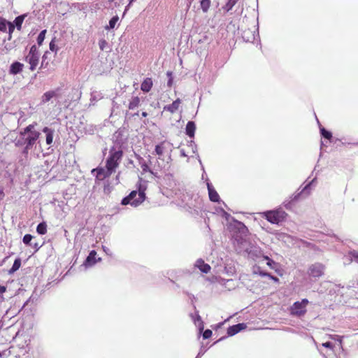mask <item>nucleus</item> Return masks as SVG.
<instances>
[{"mask_svg":"<svg viewBox=\"0 0 358 358\" xmlns=\"http://www.w3.org/2000/svg\"><path fill=\"white\" fill-rule=\"evenodd\" d=\"M225 220L228 222V230L231 241L237 253L255 260L262 256L259 247L252 243L249 238V231L246 226L225 212Z\"/></svg>","mask_w":358,"mask_h":358,"instance_id":"obj_1","label":"nucleus"},{"mask_svg":"<svg viewBox=\"0 0 358 358\" xmlns=\"http://www.w3.org/2000/svg\"><path fill=\"white\" fill-rule=\"evenodd\" d=\"M145 188H142L140 185L138 189V192L134 190L130 192V194L122 199L121 201V204L126 206L127 204H131L132 206L136 207L141 203H142L145 199Z\"/></svg>","mask_w":358,"mask_h":358,"instance_id":"obj_2","label":"nucleus"},{"mask_svg":"<svg viewBox=\"0 0 358 358\" xmlns=\"http://www.w3.org/2000/svg\"><path fill=\"white\" fill-rule=\"evenodd\" d=\"M122 156L123 152L120 148L117 150L115 147H112L109 151V156L106 159V169L115 171V169L119 166Z\"/></svg>","mask_w":358,"mask_h":358,"instance_id":"obj_3","label":"nucleus"},{"mask_svg":"<svg viewBox=\"0 0 358 358\" xmlns=\"http://www.w3.org/2000/svg\"><path fill=\"white\" fill-rule=\"evenodd\" d=\"M239 29V18L236 17L231 20V22L227 25V38H229V45H235L236 43V36L238 34Z\"/></svg>","mask_w":358,"mask_h":358,"instance_id":"obj_4","label":"nucleus"},{"mask_svg":"<svg viewBox=\"0 0 358 358\" xmlns=\"http://www.w3.org/2000/svg\"><path fill=\"white\" fill-rule=\"evenodd\" d=\"M21 136H24L25 146L22 150L23 155H27L29 151L31 150L34 145L36 143H39L38 141L41 133L40 132H31L30 134H24L23 133H20Z\"/></svg>","mask_w":358,"mask_h":358,"instance_id":"obj_5","label":"nucleus"},{"mask_svg":"<svg viewBox=\"0 0 358 358\" xmlns=\"http://www.w3.org/2000/svg\"><path fill=\"white\" fill-rule=\"evenodd\" d=\"M266 219L272 224H279L286 220L287 214L282 210L278 209L264 213Z\"/></svg>","mask_w":358,"mask_h":358,"instance_id":"obj_6","label":"nucleus"},{"mask_svg":"<svg viewBox=\"0 0 358 358\" xmlns=\"http://www.w3.org/2000/svg\"><path fill=\"white\" fill-rule=\"evenodd\" d=\"M309 301L307 299H303L301 301H296L290 307V314L293 316L301 317L303 316L307 310L306 306Z\"/></svg>","mask_w":358,"mask_h":358,"instance_id":"obj_7","label":"nucleus"},{"mask_svg":"<svg viewBox=\"0 0 358 358\" xmlns=\"http://www.w3.org/2000/svg\"><path fill=\"white\" fill-rule=\"evenodd\" d=\"M325 266L321 263L316 262L311 264L308 268V274L310 277L318 278L324 274Z\"/></svg>","mask_w":358,"mask_h":358,"instance_id":"obj_8","label":"nucleus"},{"mask_svg":"<svg viewBox=\"0 0 358 358\" xmlns=\"http://www.w3.org/2000/svg\"><path fill=\"white\" fill-rule=\"evenodd\" d=\"M314 180H313L310 182H309L308 185H306L300 192L293 194L292 196L291 197V201L285 203V207L287 209H290L292 208V203L297 201L301 194H308L309 192H308V189H309L311 184L314 182Z\"/></svg>","mask_w":358,"mask_h":358,"instance_id":"obj_9","label":"nucleus"},{"mask_svg":"<svg viewBox=\"0 0 358 358\" xmlns=\"http://www.w3.org/2000/svg\"><path fill=\"white\" fill-rule=\"evenodd\" d=\"M114 171L110 169L105 170L103 168H96L92 169V173H96V178L99 180H103L108 178Z\"/></svg>","mask_w":358,"mask_h":358,"instance_id":"obj_10","label":"nucleus"},{"mask_svg":"<svg viewBox=\"0 0 358 358\" xmlns=\"http://www.w3.org/2000/svg\"><path fill=\"white\" fill-rule=\"evenodd\" d=\"M206 185L208 191L209 199L213 202H219L220 201V197L217 194L215 189L213 187V185L208 181V179L206 178Z\"/></svg>","mask_w":358,"mask_h":358,"instance_id":"obj_11","label":"nucleus"},{"mask_svg":"<svg viewBox=\"0 0 358 358\" xmlns=\"http://www.w3.org/2000/svg\"><path fill=\"white\" fill-rule=\"evenodd\" d=\"M61 89L59 87L56 88L54 90H50L43 94L41 98V102L45 103L49 101L53 97H57L59 96Z\"/></svg>","mask_w":358,"mask_h":358,"instance_id":"obj_12","label":"nucleus"},{"mask_svg":"<svg viewBox=\"0 0 358 358\" xmlns=\"http://www.w3.org/2000/svg\"><path fill=\"white\" fill-rule=\"evenodd\" d=\"M39 58H40L39 55H31V54H28L25 57V61L29 64V65H30L29 69L31 71H33L36 69V66L38 64Z\"/></svg>","mask_w":358,"mask_h":358,"instance_id":"obj_13","label":"nucleus"},{"mask_svg":"<svg viewBox=\"0 0 358 358\" xmlns=\"http://www.w3.org/2000/svg\"><path fill=\"white\" fill-rule=\"evenodd\" d=\"M247 327L245 323H239L227 328V333L229 336H233Z\"/></svg>","mask_w":358,"mask_h":358,"instance_id":"obj_14","label":"nucleus"},{"mask_svg":"<svg viewBox=\"0 0 358 358\" xmlns=\"http://www.w3.org/2000/svg\"><path fill=\"white\" fill-rule=\"evenodd\" d=\"M180 103L181 100L178 98L171 104L164 106L163 110L169 111L171 113H174L178 110Z\"/></svg>","mask_w":358,"mask_h":358,"instance_id":"obj_15","label":"nucleus"},{"mask_svg":"<svg viewBox=\"0 0 358 358\" xmlns=\"http://www.w3.org/2000/svg\"><path fill=\"white\" fill-rule=\"evenodd\" d=\"M195 315L196 317H194L193 314L190 315L191 317L194 320L195 325L197 326L199 333L201 334L204 329V324L201 320V316L199 315V311L196 310Z\"/></svg>","mask_w":358,"mask_h":358,"instance_id":"obj_16","label":"nucleus"},{"mask_svg":"<svg viewBox=\"0 0 358 358\" xmlns=\"http://www.w3.org/2000/svg\"><path fill=\"white\" fill-rule=\"evenodd\" d=\"M194 266L203 273H208L210 271V266L206 264L202 259H197Z\"/></svg>","mask_w":358,"mask_h":358,"instance_id":"obj_17","label":"nucleus"},{"mask_svg":"<svg viewBox=\"0 0 358 358\" xmlns=\"http://www.w3.org/2000/svg\"><path fill=\"white\" fill-rule=\"evenodd\" d=\"M24 67V64L19 62H14L10 66L9 73L12 75L20 73Z\"/></svg>","mask_w":358,"mask_h":358,"instance_id":"obj_18","label":"nucleus"},{"mask_svg":"<svg viewBox=\"0 0 358 358\" xmlns=\"http://www.w3.org/2000/svg\"><path fill=\"white\" fill-rule=\"evenodd\" d=\"M196 130V124L193 121H189L186 125L185 133L186 134L190 137L194 138Z\"/></svg>","mask_w":358,"mask_h":358,"instance_id":"obj_19","label":"nucleus"},{"mask_svg":"<svg viewBox=\"0 0 358 358\" xmlns=\"http://www.w3.org/2000/svg\"><path fill=\"white\" fill-rule=\"evenodd\" d=\"M242 38L246 42H252L255 38V31L249 29L244 30L242 34Z\"/></svg>","mask_w":358,"mask_h":358,"instance_id":"obj_20","label":"nucleus"},{"mask_svg":"<svg viewBox=\"0 0 358 358\" xmlns=\"http://www.w3.org/2000/svg\"><path fill=\"white\" fill-rule=\"evenodd\" d=\"M134 155L135 157L138 159V163L141 165L143 172H150L152 174H154L153 171L149 169L148 165L147 164V163L142 157H141L139 155L136 153H134Z\"/></svg>","mask_w":358,"mask_h":358,"instance_id":"obj_21","label":"nucleus"},{"mask_svg":"<svg viewBox=\"0 0 358 358\" xmlns=\"http://www.w3.org/2000/svg\"><path fill=\"white\" fill-rule=\"evenodd\" d=\"M43 131L46 134L45 141L47 145H51L53 141L55 131L47 127L43 129Z\"/></svg>","mask_w":358,"mask_h":358,"instance_id":"obj_22","label":"nucleus"},{"mask_svg":"<svg viewBox=\"0 0 358 358\" xmlns=\"http://www.w3.org/2000/svg\"><path fill=\"white\" fill-rule=\"evenodd\" d=\"M152 87V80L150 78H145L141 85V89L144 92L150 91Z\"/></svg>","mask_w":358,"mask_h":358,"instance_id":"obj_23","label":"nucleus"},{"mask_svg":"<svg viewBox=\"0 0 358 358\" xmlns=\"http://www.w3.org/2000/svg\"><path fill=\"white\" fill-rule=\"evenodd\" d=\"M27 16V14H23L15 17L13 24L15 27H16L17 30H20L22 28V24L24 18Z\"/></svg>","mask_w":358,"mask_h":358,"instance_id":"obj_24","label":"nucleus"},{"mask_svg":"<svg viewBox=\"0 0 358 358\" xmlns=\"http://www.w3.org/2000/svg\"><path fill=\"white\" fill-rule=\"evenodd\" d=\"M96 255V252L94 250H92L88 257L86 258L85 261V264L86 266H92L95 263L94 258Z\"/></svg>","mask_w":358,"mask_h":358,"instance_id":"obj_25","label":"nucleus"},{"mask_svg":"<svg viewBox=\"0 0 358 358\" xmlns=\"http://www.w3.org/2000/svg\"><path fill=\"white\" fill-rule=\"evenodd\" d=\"M21 266V259L20 258H16L14 261V263L13 264V266L8 271L9 274H12L17 271Z\"/></svg>","mask_w":358,"mask_h":358,"instance_id":"obj_26","label":"nucleus"},{"mask_svg":"<svg viewBox=\"0 0 358 358\" xmlns=\"http://www.w3.org/2000/svg\"><path fill=\"white\" fill-rule=\"evenodd\" d=\"M140 103V99L138 96H133L129 103V109L133 110L137 108Z\"/></svg>","mask_w":358,"mask_h":358,"instance_id":"obj_27","label":"nucleus"},{"mask_svg":"<svg viewBox=\"0 0 358 358\" xmlns=\"http://www.w3.org/2000/svg\"><path fill=\"white\" fill-rule=\"evenodd\" d=\"M36 231L41 235H44L47 232V224L45 222H41L36 227Z\"/></svg>","mask_w":358,"mask_h":358,"instance_id":"obj_28","label":"nucleus"},{"mask_svg":"<svg viewBox=\"0 0 358 358\" xmlns=\"http://www.w3.org/2000/svg\"><path fill=\"white\" fill-rule=\"evenodd\" d=\"M164 142H162L155 146V152L159 156V159H160V156H162L164 153Z\"/></svg>","mask_w":358,"mask_h":358,"instance_id":"obj_29","label":"nucleus"},{"mask_svg":"<svg viewBox=\"0 0 358 358\" xmlns=\"http://www.w3.org/2000/svg\"><path fill=\"white\" fill-rule=\"evenodd\" d=\"M118 20H119V17L117 15L113 17L109 21V24L105 27L106 29L108 30V29H113L115 27V24Z\"/></svg>","mask_w":358,"mask_h":358,"instance_id":"obj_30","label":"nucleus"},{"mask_svg":"<svg viewBox=\"0 0 358 358\" xmlns=\"http://www.w3.org/2000/svg\"><path fill=\"white\" fill-rule=\"evenodd\" d=\"M320 134L321 135L327 138V139H329L330 140L331 138H332V134L330 131L326 130L324 127H322L321 126L320 127Z\"/></svg>","mask_w":358,"mask_h":358,"instance_id":"obj_31","label":"nucleus"},{"mask_svg":"<svg viewBox=\"0 0 358 358\" xmlns=\"http://www.w3.org/2000/svg\"><path fill=\"white\" fill-rule=\"evenodd\" d=\"M31 132H38V131L34 130V124H29L20 131V133H23L24 134H30Z\"/></svg>","mask_w":358,"mask_h":358,"instance_id":"obj_32","label":"nucleus"},{"mask_svg":"<svg viewBox=\"0 0 358 358\" xmlns=\"http://www.w3.org/2000/svg\"><path fill=\"white\" fill-rule=\"evenodd\" d=\"M210 0H201V8L203 12H207L209 6H210Z\"/></svg>","mask_w":358,"mask_h":358,"instance_id":"obj_33","label":"nucleus"},{"mask_svg":"<svg viewBox=\"0 0 358 358\" xmlns=\"http://www.w3.org/2000/svg\"><path fill=\"white\" fill-rule=\"evenodd\" d=\"M45 34H46V30L44 29V30H42L40 32V34H38V36L37 37V43L38 45H42V43L45 39Z\"/></svg>","mask_w":358,"mask_h":358,"instance_id":"obj_34","label":"nucleus"},{"mask_svg":"<svg viewBox=\"0 0 358 358\" xmlns=\"http://www.w3.org/2000/svg\"><path fill=\"white\" fill-rule=\"evenodd\" d=\"M253 272L255 274H259L261 276H270V273L262 271L259 266L254 267Z\"/></svg>","mask_w":358,"mask_h":358,"instance_id":"obj_35","label":"nucleus"},{"mask_svg":"<svg viewBox=\"0 0 358 358\" xmlns=\"http://www.w3.org/2000/svg\"><path fill=\"white\" fill-rule=\"evenodd\" d=\"M8 24V21H6L5 19L1 18L0 19V31L6 32Z\"/></svg>","mask_w":358,"mask_h":358,"instance_id":"obj_36","label":"nucleus"},{"mask_svg":"<svg viewBox=\"0 0 358 358\" xmlns=\"http://www.w3.org/2000/svg\"><path fill=\"white\" fill-rule=\"evenodd\" d=\"M14 143H15V146H17V147H20V146H23V145L25 146L24 136H21L20 134L19 138H15Z\"/></svg>","mask_w":358,"mask_h":358,"instance_id":"obj_37","label":"nucleus"},{"mask_svg":"<svg viewBox=\"0 0 358 358\" xmlns=\"http://www.w3.org/2000/svg\"><path fill=\"white\" fill-rule=\"evenodd\" d=\"M34 236L31 234H25L23 237V243L25 244V245H31V240L33 239Z\"/></svg>","mask_w":358,"mask_h":358,"instance_id":"obj_38","label":"nucleus"},{"mask_svg":"<svg viewBox=\"0 0 358 358\" xmlns=\"http://www.w3.org/2000/svg\"><path fill=\"white\" fill-rule=\"evenodd\" d=\"M348 255L350 257V261H352L354 259L355 262L358 263V252L357 251L351 250L349 252Z\"/></svg>","mask_w":358,"mask_h":358,"instance_id":"obj_39","label":"nucleus"},{"mask_svg":"<svg viewBox=\"0 0 358 358\" xmlns=\"http://www.w3.org/2000/svg\"><path fill=\"white\" fill-rule=\"evenodd\" d=\"M238 1V0H228L227 3L225 4V10H230Z\"/></svg>","mask_w":358,"mask_h":358,"instance_id":"obj_40","label":"nucleus"},{"mask_svg":"<svg viewBox=\"0 0 358 358\" xmlns=\"http://www.w3.org/2000/svg\"><path fill=\"white\" fill-rule=\"evenodd\" d=\"M48 54V52H45L44 53V55H43L42 57V62H41V66H40V69H46L48 65V62H45V59L47 58V55Z\"/></svg>","mask_w":358,"mask_h":358,"instance_id":"obj_41","label":"nucleus"},{"mask_svg":"<svg viewBox=\"0 0 358 358\" xmlns=\"http://www.w3.org/2000/svg\"><path fill=\"white\" fill-rule=\"evenodd\" d=\"M166 76L168 77V82H167V85L168 87H171L173 85V73L172 71H167L166 72Z\"/></svg>","mask_w":358,"mask_h":358,"instance_id":"obj_42","label":"nucleus"},{"mask_svg":"<svg viewBox=\"0 0 358 358\" xmlns=\"http://www.w3.org/2000/svg\"><path fill=\"white\" fill-rule=\"evenodd\" d=\"M28 54L36 55H39L40 56V53H39V52H38L36 45H33L31 47L30 50H29Z\"/></svg>","mask_w":358,"mask_h":358,"instance_id":"obj_43","label":"nucleus"},{"mask_svg":"<svg viewBox=\"0 0 358 358\" xmlns=\"http://www.w3.org/2000/svg\"><path fill=\"white\" fill-rule=\"evenodd\" d=\"M202 336L203 339H208L212 336V331L210 329H206L203 332Z\"/></svg>","mask_w":358,"mask_h":358,"instance_id":"obj_44","label":"nucleus"},{"mask_svg":"<svg viewBox=\"0 0 358 358\" xmlns=\"http://www.w3.org/2000/svg\"><path fill=\"white\" fill-rule=\"evenodd\" d=\"M29 246L34 248L35 250V252H36L42 247V244H39L37 242H34L31 243V245H30Z\"/></svg>","mask_w":358,"mask_h":358,"instance_id":"obj_45","label":"nucleus"},{"mask_svg":"<svg viewBox=\"0 0 358 358\" xmlns=\"http://www.w3.org/2000/svg\"><path fill=\"white\" fill-rule=\"evenodd\" d=\"M6 291V287L3 285H0V301H3L4 298L3 296V294Z\"/></svg>","mask_w":358,"mask_h":358,"instance_id":"obj_46","label":"nucleus"},{"mask_svg":"<svg viewBox=\"0 0 358 358\" xmlns=\"http://www.w3.org/2000/svg\"><path fill=\"white\" fill-rule=\"evenodd\" d=\"M189 146L192 147L194 153L197 152V146L194 141H189Z\"/></svg>","mask_w":358,"mask_h":358,"instance_id":"obj_47","label":"nucleus"},{"mask_svg":"<svg viewBox=\"0 0 358 358\" xmlns=\"http://www.w3.org/2000/svg\"><path fill=\"white\" fill-rule=\"evenodd\" d=\"M264 258L268 260L266 264L271 268H273V265L275 264V262L273 260L269 259L267 256H264Z\"/></svg>","mask_w":358,"mask_h":358,"instance_id":"obj_48","label":"nucleus"},{"mask_svg":"<svg viewBox=\"0 0 358 358\" xmlns=\"http://www.w3.org/2000/svg\"><path fill=\"white\" fill-rule=\"evenodd\" d=\"M7 27L8 28V34H12L13 32L15 30V25H14V24L12 23V22H8V24Z\"/></svg>","mask_w":358,"mask_h":358,"instance_id":"obj_49","label":"nucleus"},{"mask_svg":"<svg viewBox=\"0 0 358 358\" xmlns=\"http://www.w3.org/2000/svg\"><path fill=\"white\" fill-rule=\"evenodd\" d=\"M14 48H15V45L12 43H6L4 45V49H6L7 52H9Z\"/></svg>","mask_w":358,"mask_h":358,"instance_id":"obj_50","label":"nucleus"},{"mask_svg":"<svg viewBox=\"0 0 358 358\" xmlns=\"http://www.w3.org/2000/svg\"><path fill=\"white\" fill-rule=\"evenodd\" d=\"M49 47H50V50L51 51H55L57 52V49L55 48V41L54 40H52L50 43V45H49Z\"/></svg>","mask_w":358,"mask_h":358,"instance_id":"obj_51","label":"nucleus"},{"mask_svg":"<svg viewBox=\"0 0 358 358\" xmlns=\"http://www.w3.org/2000/svg\"><path fill=\"white\" fill-rule=\"evenodd\" d=\"M99 48L101 50H103L105 46L107 45V42L105 40H101L99 42Z\"/></svg>","mask_w":358,"mask_h":358,"instance_id":"obj_52","label":"nucleus"},{"mask_svg":"<svg viewBox=\"0 0 358 358\" xmlns=\"http://www.w3.org/2000/svg\"><path fill=\"white\" fill-rule=\"evenodd\" d=\"M206 351V350L204 348L201 347L200 348V350H199L198 355H196V357L195 358H201V357L203 355V354L205 353Z\"/></svg>","mask_w":358,"mask_h":358,"instance_id":"obj_53","label":"nucleus"},{"mask_svg":"<svg viewBox=\"0 0 358 358\" xmlns=\"http://www.w3.org/2000/svg\"><path fill=\"white\" fill-rule=\"evenodd\" d=\"M300 241L306 247H308V248H313V244H312L310 242L306 241L304 240H300Z\"/></svg>","mask_w":358,"mask_h":358,"instance_id":"obj_54","label":"nucleus"},{"mask_svg":"<svg viewBox=\"0 0 358 358\" xmlns=\"http://www.w3.org/2000/svg\"><path fill=\"white\" fill-rule=\"evenodd\" d=\"M322 346L327 348L333 349L334 345L331 342H326L322 343Z\"/></svg>","mask_w":358,"mask_h":358,"instance_id":"obj_55","label":"nucleus"},{"mask_svg":"<svg viewBox=\"0 0 358 358\" xmlns=\"http://www.w3.org/2000/svg\"><path fill=\"white\" fill-rule=\"evenodd\" d=\"M329 337L332 339L338 341L340 343L342 342V337L338 335H330Z\"/></svg>","mask_w":358,"mask_h":358,"instance_id":"obj_56","label":"nucleus"},{"mask_svg":"<svg viewBox=\"0 0 358 358\" xmlns=\"http://www.w3.org/2000/svg\"><path fill=\"white\" fill-rule=\"evenodd\" d=\"M136 0H129V2L128 3V5L125 7V9H124V11L123 13V16L125 15V13L127 12V10H129V7L131 6V3L134 2V1H136Z\"/></svg>","mask_w":358,"mask_h":358,"instance_id":"obj_57","label":"nucleus"},{"mask_svg":"<svg viewBox=\"0 0 358 358\" xmlns=\"http://www.w3.org/2000/svg\"><path fill=\"white\" fill-rule=\"evenodd\" d=\"M235 268L234 267H230L229 268V270H227V267L225 266V273H231L233 274L234 273H235Z\"/></svg>","mask_w":358,"mask_h":358,"instance_id":"obj_58","label":"nucleus"},{"mask_svg":"<svg viewBox=\"0 0 358 358\" xmlns=\"http://www.w3.org/2000/svg\"><path fill=\"white\" fill-rule=\"evenodd\" d=\"M103 251L108 255H111V252H110V249H108V248H106V246H103Z\"/></svg>","mask_w":358,"mask_h":358,"instance_id":"obj_59","label":"nucleus"},{"mask_svg":"<svg viewBox=\"0 0 358 358\" xmlns=\"http://www.w3.org/2000/svg\"><path fill=\"white\" fill-rule=\"evenodd\" d=\"M4 196H5V194H4V192H3V187H0V201L3 199Z\"/></svg>","mask_w":358,"mask_h":358,"instance_id":"obj_60","label":"nucleus"},{"mask_svg":"<svg viewBox=\"0 0 358 358\" xmlns=\"http://www.w3.org/2000/svg\"><path fill=\"white\" fill-rule=\"evenodd\" d=\"M268 278H270L271 279H272L273 280H274L275 282H278L279 281V279L275 277V276H273L272 275L270 274V276H268Z\"/></svg>","mask_w":358,"mask_h":358,"instance_id":"obj_61","label":"nucleus"},{"mask_svg":"<svg viewBox=\"0 0 358 358\" xmlns=\"http://www.w3.org/2000/svg\"><path fill=\"white\" fill-rule=\"evenodd\" d=\"M223 324H224V322L218 323L217 324H216L215 329L220 328Z\"/></svg>","mask_w":358,"mask_h":358,"instance_id":"obj_62","label":"nucleus"},{"mask_svg":"<svg viewBox=\"0 0 358 358\" xmlns=\"http://www.w3.org/2000/svg\"><path fill=\"white\" fill-rule=\"evenodd\" d=\"M12 38V34H8V37L3 40V42L5 43L6 40L10 41Z\"/></svg>","mask_w":358,"mask_h":358,"instance_id":"obj_63","label":"nucleus"},{"mask_svg":"<svg viewBox=\"0 0 358 358\" xmlns=\"http://www.w3.org/2000/svg\"><path fill=\"white\" fill-rule=\"evenodd\" d=\"M180 155L182 156V157H186L187 156L185 152V150L183 149H182L180 150Z\"/></svg>","mask_w":358,"mask_h":358,"instance_id":"obj_64","label":"nucleus"}]
</instances>
